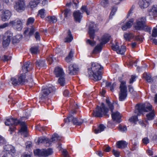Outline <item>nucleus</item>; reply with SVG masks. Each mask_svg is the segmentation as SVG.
Here are the masks:
<instances>
[{"instance_id": "nucleus-25", "label": "nucleus", "mask_w": 157, "mask_h": 157, "mask_svg": "<svg viewBox=\"0 0 157 157\" xmlns=\"http://www.w3.org/2000/svg\"><path fill=\"white\" fill-rule=\"evenodd\" d=\"M54 73L56 76L57 77L63 76L64 75L63 69L58 67L55 68Z\"/></svg>"}, {"instance_id": "nucleus-37", "label": "nucleus", "mask_w": 157, "mask_h": 157, "mask_svg": "<svg viewBox=\"0 0 157 157\" xmlns=\"http://www.w3.org/2000/svg\"><path fill=\"white\" fill-rule=\"evenodd\" d=\"M73 52L71 50L69 52V55L65 58L66 61L67 63H69L72 60V58L73 57Z\"/></svg>"}, {"instance_id": "nucleus-40", "label": "nucleus", "mask_w": 157, "mask_h": 157, "mask_svg": "<svg viewBox=\"0 0 157 157\" xmlns=\"http://www.w3.org/2000/svg\"><path fill=\"white\" fill-rule=\"evenodd\" d=\"M125 51V47L121 46V48H119L118 51H117V53L121 55L124 54Z\"/></svg>"}, {"instance_id": "nucleus-16", "label": "nucleus", "mask_w": 157, "mask_h": 157, "mask_svg": "<svg viewBox=\"0 0 157 157\" xmlns=\"http://www.w3.org/2000/svg\"><path fill=\"white\" fill-rule=\"evenodd\" d=\"M10 25L18 30H21L22 29V23L21 20L19 18L10 21Z\"/></svg>"}, {"instance_id": "nucleus-27", "label": "nucleus", "mask_w": 157, "mask_h": 157, "mask_svg": "<svg viewBox=\"0 0 157 157\" xmlns=\"http://www.w3.org/2000/svg\"><path fill=\"white\" fill-rule=\"evenodd\" d=\"M134 21V19H130L126 23L122 26V29L124 31H125L130 28L132 26Z\"/></svg>"}, {"instance_id": "nucleus-24", "label": "nucleus", "mask_w": 157, "mask_h": 157, "mask_svg": "<svg viewBox=\"0 0 157 157\" xmlns=\"http://www.w3.org/2000/svg\"><path fill=\"white\" fill-rule=\"evenodd\" d=\"M36 143L38 144L40 143H44L46 144V146H49L51 144L50 140H49L48 138L45 137L38 138Z\"/></svg>"}, {"instance_id": "nucleus-56", "label": "nucleus", "mask_w": 157, "mask_h": 157, "mask_svg": "<svg viewBox=\"0 0 157 157\" xmlns=\"http://www.w3.org/2000/svg\"><path fill=\"white\" fill-rule=\"evenodd\" d=\"M86 43L92 46H93L94 45L95 43L94 41H91L89 39H88L86 41Z\"/></svg>"}, {"instance_id": "nucleus-39", "label": "nucleus", "mask_w": 157, "mask_h": 157, "mask_svg": "<svg viewBox=\"0 0 157 157\" xmlns=\"http://www.w3.org/2000/svg\"><path fill=\"white\" fill-rule=\"evenodd\" d=\"M64 77V76L60 77H59V78L58 79V82L61 86H63L65 84Z\"/></svg>"}, {"instance_id": "nucleus-11", "label": "nucleus", "mask_w": 157, "mask_h": 157, "mask_svg": "<svg viewBox=\"0 0 157 157\" xmlns=\"http://www.w3.org/2000/svg\"><path fill=\"white\" fill-rule=\"evenodd\" d=\"M25 75H21L17 79L15 77H13L10 78V82L14 86L21 84H23L26 82H28L27 80H25Z\"/></svg>"}, {"instance_id": "nucleus-21", "label": "nucleus", "mask_w": 157, "mask_h": 157, "mask_svg": "<svg viewBox=\"0 0 157 157\" xmlns=\"http://www.w3.org/2000/svg\"><path fill=\"white\" fill-rule=\"evenodd\" d=\"M151 0H139V5L142 9L147 7L151 2Z\"/></svg>"}, {"instance_id": "nucleus-43", "label": "nucleus", "mask_w": 157, "mask_h": 157, "mask_svg": "<svg viewBox=\"0 0 157 157\" xmlns=\"http://www.w3.org/2000/svg\"><path fill=\"white\" fill-rule=\"evenodd\" d=\"M81 10L83 12H86L87 15L89 14L90 12L88 10L87 8V7L86 6H83L81 8Z\"/></svg>"}, {"instance_id": "nucleus-33", "label": "nucleus", "mask_w": 157, "mask_h": 157, "mask_svg": "<svg viewBox=\"0 0 157 157\" xmlns=\"http://www.w3.org/2000/svg\"><path fill=\"white\" fill-rule=\"evenodd\" d=\"M106 127L103 124H100L97 129H95L94 132L95 133L97 134L103 131Z\"/></svg>"}, {"instance_id": "nucleus-60", "label": "nucleus", "mask_w": 157, "mask_h": 157, "mask_svg": "<svg viewBox=\"0 0 157 157\" xmlns=\"http://www.w3.org/2000/svg\"><path fill=\"white\" fill-rule=\"evenodd\" d=\"M136 77L135 76L132 75L131 78L130 79L129 83L130 84L132 83L135 81Z\"/></svg>"}, {"instance_id": "nucleus-42", "label": "nucleus", "mask_w": 157, "mask_h": 157, "mask_svg": "<svg viewBox=\"0 0 157 157\" xmlns=\"http://www.w3.org/2000/svg\"><path fill=\"white\" fill-rule=\"evenodd\" d=\"M38 13L41 18H43L45 16V10L44 9H41L39 10Z\"/></svg>"}, {"instance_id": "nucleus-55", "label": "nucleus", "mask_w": 157, "mask_h": 157, "mask_svg": "<svg viewBox=\"0 0 157 157\" xmlns=\"http://www.w3.org/2000/svg\"><path fill=\"white\" fill-rule=\"evenodd\" d=\"M112 49L113 50L117 52V51H118L119 48V47L117 43H116V45H113L112 46Z\"/></svg>"}, {"instance_id": "nucleus-10", "label": "nucleus", "mask_w": 157, "mask_h": 157, "mask_svg": "<svg viewBox=\"0 0 157 157\" xmlns=\"http://www.w3.org/2000/svg\"><path fill=\"white\" fill-rule=\"evenodd\" d=\"M146 21V18L144 17H140L137 19L134 26L135 29L137 30H142L146 29L147 27L145 24Z\"/></svg>"}, {"instance_id": "nucleus-6", "label": "nucleus", "mask_w": 157, "mask_h": 157, "mask_svg": "<svg viewBox=\"0 0 157 157\" xmlns=\"http://www.w3.org/2000/svg\"><path fill=\"white\" fill-rule=\"evenodd\" d=\"M106 102L111 112V116L112 119L116 122L120 123L121 121V117L120 113L118 111L115 112H113V105H114L115 104H117V102H113V104H112L108 99H106Z\"/></svg>"}, {"instance_id": "nucleus-57", "label": "nucleus", "mask_w": 157, "mask_h": 157, "mask_svg": "<svg viewBox=\"0 0 157 157\" xmlns=\"http://www.w3.org/2000/svg\"><path fill=\"white\" fill-rule=\"evenodd\" d=\"M10 57L4 55V56L3 58H2V59L4 61H6L10 60Z\"/></svg>"}, {"instance_id": "nucleus-3", "label": "nucleus", "mask_w": 157, "mask_h": 157, "mask_svg": "<svg viewBox=\"0 0 157 157\" xmlns=\"http://www.w3.org/2000/svg\"><path fill=\"white\" fill-rule=\"evenodd\" d=\"M103 67L98 63H92L90 68H88L89 76H92L95 81L100 80L102 78Z\"/></svg>"}, {"instance_id": "nucleus-45", "label": "nucleus", "mask_w": 157, "mask_h": 157, "mask_svg": "<svg viewBox=\"0 0 157 157\" xmlns=\"http://www.w3.org/2000/svg\"><path fill=\"white\" fill-rule=\"evenodd\" d=\"M101 4L103 7H107L109 5V0H102L101 3Z\"/></svg>"}, {"instance_id": "nucleus-26", "label": "nucleus", "mask_w": 157, "mask_h": 157, "mask_svg": "<svg viewBox=\"0 0 157 157\" xmlns=\"http://www.w3.org/2000/svg\"><path fill=\"white\" fill-rule=\"evenodd\" d=\"M73 15L75 21L80 23L82 17L81 13L79 11H75L73 13Z\"/></svg>"}, {"instance_id": "nucleus-28", "label": "nucleus", "mask_w": 157, "mask_h": 157, "mask_svg": "<svg viewBox=\"0 0 157 157\" xmlns=\"http://www.w3.org/2000/svg\"><path fill=\"white\" fill-rule=\"evenodd\" d=\"M148 12L150 16H152L157 14V5L153 6L148 10Z\"/></svg>"}, {"instance_id": "nucleus-2", "label": "nucleus", "mask_w": 157, "mask_h": 157, "mask_svg": "<svg viewBox=\"0 0 157 157\" xmlns=\"http://www.w3.org/2000/svg\"><path fill=\"white\" fill-rule=\"evenodd\" d=\"M152 107V105L150 104H137L135 107V113L139 115L144 112H149L150 113L147 114L146 116L148 120H152L154 118L155 114Z\"/></svg>"}, {"instance_id": "nucleus-7", "label": "nucleus", "mask_w": 157, "mask_h": 157, "mask_svg": "<svg viewBox=\"0 0 157 157\" xmlns=\"http://www.w3.org/2000/svg\"><path fill=\"white\" fill-rule=\"evenodd\" d=\"M110 36L108 34L104 35L101 38L100 44H98L93 51V54H97L100 52L102 48L103 44L107 43L110 39Z\"/></svg>"}, {"instance_id": "nucleus-38", "label": "nucleus", "mask_w": 157, "mask_h": 157, "mask_svg": "<svg viewBox=\"0 0 157 157\" xmlns=\"http://www.w3.org/2000/svg\"><path fill=\"white\" fill-rule=\"evenodd\" d=\"M35 31L36 29L35 28L33 27H32L30 29H27L25 31L24 33L25 34H26L29 31V35L31 36L33 34Z\"/></svg>"}, {"instance_id": "nucleus-52", "label": "nucleus", "mask_w": 157, "mask_h": 157, "mask_svg": "<svg viewBox=\"0 0 157 157\" xmlns=\"http://www.w3.org/2000/svg\"><path fill=\"white\" fill-rule=\"evenodd\" d=\"M119 129L122 132H124L127 130V128L126 126L119 125Z\"/></svg>"}, {"instance_id": "nucleus-19", "label": "nucleus", "mask_w": 157, "mask_h": 157, "mask_svg": "<svg viewBox=\"0 0 157 157\" xmlns=\"http://www.w3.org/2000/svg\"><path fill=\"white\" fill-rule=\"evenodd\" d=\"M33 67L32 63L30 62H26L24 64L23 66L22 67V70L24 73H27L28 72L31 71Z\"/></svg>"}, {"instance_id": "nucleus-4", "label": "nucleus", "mask_w": 157, "mask_h": 157, "mask_svg": "<svg viewBox=\"0 0 157 157\" xmlns=\"http://www.w3.org/2000/svg\"><path fill=\"white\" fill-rule=\"evenodd\" d=\"M108 109L105 107V105L102 103L101 106H98L95 109L92 113L93 116L96 117H101L103 115H108Z\"/></svg>"}, {"instance_id": "nucleus-64", "label": "nucleus", "mask_w": 157, "mask_h": 157, "mask_svg": "<svg viewBox=\"0 0 157 157\" xmlns=\"http://www.w3.org/2000/svg\"><path fill=\"white\" fill-rule=\"evenodd\" d=\"M32 154H27L24 153L21 155V157H31Z\"/></svg>"}, {"instance_id": "nucleus-5", "label": "nucleus", "mask_w": 157, "mask_h": 157, "mask_svg": "<svg viewBox=\"0 0 157 157\" xmlns=\"http://www.w3.org/2000/svg\"><path fill=\"white\" fill-rule=\"evenodd\" d=\"M55 89V87L51 85L43 87L41 95L40 97V101H44L47 98L49 94L54 91Z\"/></svg>"}, {"instance_id": "nucleus-22", "label": "nucleus", "mask_w": 157, "mask_h": 157, "mask_svg": "<svg viewBox=\"0 0 157 157\" xmlns=\"http://www.w3.org/2000/svg\"><path fill=\"white\" fill-rule=\"evenodd\" d=\"M11 15V13L10 11L7 10H4L2 14V19L3 21H5L9 19Z\"/></svg>"}, {"instance_id": "nucleus-12", "label": "nucleus", "mask_w": 157, "mask_h": 157, "mask_svg": "<svg viewBox=\"0 0 157 157\" xmlns=\"http://www.w3.org/2000/svg\"><path fill=\"white\" fill-rule=\"evenodd\" d=\"M88 33L91 39H93L95 36V33L98 31V25L93 22H90L89 26Z\"/></svg>"}, {"instance_id": "nucleus-31", "label": "nucleus", "mask_w": 157, "mask_h": 157, "mask_svg": "<svg viewBox=\"0 0 157 157\" xmlns=\"http://www.w3.org/2000/svg\"><path fill=\"white\" fill-rule=\"evenodd\" d=\"M45 20L51 23H55L57 21V18L55 16H48L46 17Z\"/></svg>"}, {"instance_id": "nucleus-53", "label": "nucleus", "mask_w": 157, "mask_h": 157, "mask_svg": "<svg viewBox=\"0 0 157 157\" xmlns=\"http://www.w3.org/2000/svg\"><path fill=\"white\" fill-rule=\"evenodd\" d=\"M73 3L74 4L73 6V8L75 9H76L77 8L78 3V0H73Z\"/></svg>"}, {"instance_id": "nucleus-47", "label": "nucleus", "mask_w": 157, "mask_h": 157, "mask_svg": "<svg viewBox=\"0 0 157 157\" xmlns=\"http://www.w3.org/2000/svg\"><path fill=\"white\" fill-rule=\"evenodd\" d=\"M34 18L33 17H31L29 18L27 21V25H28L30 24H32L34 22Z\"/></svg>"}, {"instance_id": "nucleus-14", "label": "nucleus", "mask_w": 157, "mask_h": 157, "mask_svg": "<svg viewBox=\"0 0 157 157\" xmlns=\"http://www.w3.org/2000/svg\"><path fill=\"white\" fill-rule=\"evenodd\" d=\"M4 151L6 152L5 154H7L6 157H14L15 150L14 147L9 144L5 145L4 147Z\"/></svg>"}, {"instance_id": "nucleus-8", "label": "nucleus", "mask_w": 157, "mask_h": 157, "mask_svg": "<svg viewBox=\"0 0 157 157\" xmlns=\"http://www.w3.org/2000/svg\"><path fill=\"white\" fill-rule=\"evenodd\" d=\"M119 88L120 91L119 93V99L120 101H123L126 98L127 95L126 82L124 81H121Z\"/></svg>"}, {"instance_id": "nucleus-48", "label": "nucleus", "mask_w": 157, "mask_h": 157, "mask_svg": "<svg viewBox=\"0 0 157 157\" xmlns=\"http://www.w3.org/2000/svg\"><path fill=\"white\" fill-rule=\"evenodd\" d=\"M10 25L9 23H5L3 24L0 25V29H3L6 27H8Z\"/></svg>"}, {"instance_id": "nucleus-9", "label": "nucleus", "mask_w": 157, "mask_h": 157, "mask_svg": "<svg viewBox=\"0 0 157 157\" xmlns=\"http://www.w3.org/2000/svg\"><path fill=\"white\" fill-rule=\"evenodd\" d=\"M34 153L35 155L39 156L47 157L52 155L53 153V151L51 148L36 149L34 151Z\"/></svg>"}, {"instance_id": "nucleus-20", "label": "nucleus", "mask_w": 157, "mask_h": 157, "mask_svg": "<svg viewBox=\"0 0 157 157\" xmlns=\"http://www.w3.org/2000/svg\"><path fill=\"white\" fill-rule=\"evenodd\" d=\"M143 77L148 82L150 83H152L155 82L157 78L156 76L152 77L150 74L147 73L143 74Z\"/></svg>"}, {"instance_id": "nucleus-49", "label": "nucleus", "mask_w": 157, "mask_h": 157, "mask_svg": "<svg viewBox=\"0 0 157 157\" xmlns=\"http://www.w3.org/2000/svg\"><path fill=\"white\" fill-rule=\"evenodd\" d=\"M152 36L155 37L157 36V29L155 28H154L152 30Z\"/></svg>"}, {"instance_id": "nucleus-18", "label": "nucleus", "mask_w": 157, "mask_h": 157, "mask_svg": "<svg viewBox=\"0 0 157 157\" xmlns=\"http://www.w3.org/2000/svg\"><path fill=\"white\" fill-rule=\"evenodd\" d=\"M79 71L78 66L75 64L70 65L68 67V73L71 75L76 74Z\"/></svg>"}, {"instance_id": "nucleus-63", "label": "nucleus", "mask_w": 157, "mask_h": 157, "mask_svg": "<svg viewBox=\"0 0 157 157\" xmlns=\"http://www.w3.org/2000/svg\"><path fill=\"white\" fill-rule=\"evenodd\" d=\"M62 154L64 157H68L67 152L66 150H64L63 151Z\"/></svg>"}, {"instance_id": "nucleus-41", "label": "nucleus", "mask_w": 157, "mask_h": 157, "mask_svg": "<svg viewBox=\"0 0 157 157\" xmlns=\"http://www.w3.org/2000/svg\"><path fill=\"white\" fill-rule=\"evenodd\" d=\"M65 18L69 17L71 15V11L70 9H66L64 10V13Z\"/></svg>"}, {"instance_id": "nucleus-17", "label": "nucleus", "mask_w": 157, "mask_h": 157, "mask_svg": "<svg viewBox=\"0 0 157 157\" xmlns=\"http://www.w3.org/2000/svg\"><path fill=\"white\" fill-rule=\"evenodd\" d=\"M64 121L65 123H69L72 122L74 124L80 125L82 122L78 121V120L76 117H74L71 114H69L67 118L64 119Z\"/></svg>"}, {"instance_id": "nucleus-44", "label": "nucleus", "mask_w": 157, "mask_h": 157, "mask_svg": "<svg viewBox=\"0 0 157 157\" xmlns=\"http://www.w3.org/2000/svg\"><path fill=\"white\" fill-rule=\"evenodd\" d=\"M31 52L33 54L37 53L39 51L38 48L37 47H33L30 49Z\"/></svg>"}, {"instance_id": "nucleus-32", "label": "nucleus", "mask_w": 157, "mask_h": 157, "mask_svg": "<svg viewBox=\"0 0 157 157\" xmlns=\"http://www.w3.org/2000/svg\"><path fill=\"white\" fill-rule=\"evenodd\" d=\"M22 37V36L21 35L17 34L13 37L12 39V42L13 44H15L19 42L20 40Z\"/></svg>"}, {"instance_id": "nucleus-30", "label": "nucleus", "mask_w": 157, "mask_h": 157, "mask_svg": "<svg viewBox=\"0 0 157 157\" xmlns=\"http://www.w3.org/2000/svg\"><path fill=\"white\" fill-rule=\"evenodd\" d=\"M36 64L37 68L39 69H40L41 68L46 66L44 60H42L37 61L36 62Z\"/></svg>"}, {"instance_id": "nucleus-61", "label": "nucleus", "mask_w": 157, "mask_h": 157, "mask_svg": "<svg viewBox=\"0 0 157 157\" xmlns=\"http://www.w3.org/2000/svg\"><path fill=\"white\" fill-rule=\"evenodd\" d=\"M134 8L132 7L128 11V13L127 15V17H128L129 16L132 15V11L134 9Z\"/></svg>"}, {"instance_id": "nucleus-58", "label": "nucleus", "mask_w": 157, "mask_h": 157, "mask_svg": "<svg viewBox=\"0 0 157 157\" xmlns=\"http://www.w3.org/2000/svg\"><path fill=\"white\" fill-rule=\"evenodd\" d=\"M113 155L116 157H118L120 154V152L117 151L113 150L112 151Z\"/></svg>"}, {"instance_id": "nucleus-29", "label": "nucleus", "mask_w": 157, "mask_h": 157, "mask_svg": "<svg viewBox=\"0 0 157 157\" xmlns=\"http://www.w3.org/2000/svg\"><path fill=\"white\" fill-rule=\"evenodd\" d=\"M128 144V143L124 140L118 141L117 143V147L119 148H124Z\"/></svg>"}, {"instance_id": "nucleus-54", "label": "nucleus", "mask_w": 157, "mask_h": 157, "mask_svg": "<svg viewBox=\"0 0 157 157\" xmlns=\"http://www.w3.org/2000/svg\"><path fill=\"white\" fill-rule=\"evenodd\" d=\"M35 37L36 40H40V36L39 33L37 32L35 33Z\"/></svg>"}, {"instance_id": "nucleus-59", "label": "nucleus", "mask_w": 157, "mask_h": 157, "mask_svg": "<svg viewBox=\"0 0 157 157\" xmlns=\"http://www.w3.org/2000/svg\"><path fill=\"white\" fill-rule=\"evenodd\" d=\"M111 149V148L108 146H105L103 148V150L106 152H109Z\"/></svg>"}, {"instance_id": "nucleus-15", "label": "nucleus", "mask_w": 157, "mask_h": 157, "mask_svg": "<svg viewBox=\"0 0 157 157\" xmlns=\"http://www.w3.org/2000/svg\"><path fill=\"white\" fill-rule=\"evenodd\" d=\"M25 6L24 0H18L15 2L14 7L17 12H21L25 10Z\"/></svg>"}, {"instance_id": "nucleus-23", "label": "nucleus", "mask_w": 157, "mask_h": 157, "mask_svg": "<svg viewBox=\"0 0 157 157\" xmlns=\"http://www.w3.org/2000/svg\"><path fill=\"white\" fill-rule=\"evenodd\" d=\"M40 1L41 0H37L36 1H33L30 2L29 3L30 7L33 9L36 7ZM41 1L42 2L41 4L43 6L47 3V0H41Z\"/></svg>"}, {"instance_id": "nucleus-62", "label": "nucleus", "mask_w": 157, "mask_h": 157, "mask_svg": "<svg viewBox=\"0 0 157 157\" xmlns=\"http://www.w3.org/2000/svg\"><path fill=\"white\" fill-rule=\"evenodd\" d=\"M143 143L145 144H147L149 143V140L147 137H145L142 140Z\"/></svg>"}, {"instance_id": "nucleus-46", "label": "nucleus", "mask_w": 157, "mask_h": 157, "mask_svg": "<svg viewBox=\"0 0 157 157\" xmlns=\"http://www.w3.org/2000/svg\"><path fill=\"white\" fill-rule=\"evenodd\" d=\"M117 10V7H113L111 11V12L110 15V18H112V16H113L115 14V12Z\"/></svg>"}, {"instance_id": "nucleus-36", "label": "nucleus", "mask_w": 157, "mask_h": 157, "mask_svg": "<svg viewBox=\"0 0 157 157\" xmlns=\"http://www.w3.org/2000/svg\"><path fill=\"white\" fill-rule=\"evenodd\" d=\"M124 37L126 40L129 41L134 37V36L133 34L128 33L124 34Z\"/></svg>"}, {"instance_id": "nucleus-13", "label": "nucleus", "mask_w": 157, "mask_h": 157, "mask_svg": "<svg viewBox=\"0 0 157 157\" xmlns=\"http://www.w3.org/2000/svg\"><path fill=\"white\" fill-rule=\"evenodd\" d=\"M13 36V33L10 31H7L5 33L3 37L2 42L4 47H6L9 45Z\"/></svg>"}, {"instance_id": "nucleus-34", "label": "nucleus", "mask_w": 157, "mask_h": 157, "mask_svg": "<svg viewBox=\"0 0 157 157\" xmlns=\"http://www.w3.org/2000/svg\"><path fill=\"white\" fill-rule=\"evenodd\" d=\"M67 34V36L65 39V42H71L73 39V36L71 34V33L70 30L68 31Z\"/></svg>"}, {"instance_id": "nucleus-50", "label": "nucleus", "mask_w": 157, "mask_h": 157, "mask_svg": "<svg viewBox=\"0 0 157 157\" xmlns=\"http://www.w3.org/2000/svg\"><path fill=\"white\" fill-rule=\"evenodd\" d=\"M55 60V58L53 57L52 56L49 57L48 58V61L50 64H52L53 62Z\"/></svg>"}, {"instance_id": "nucleus-51", "label": "nucleus", "mask_w": 157, "mask_h": 157, "mask_svg": "<svg viewBox=\"0 0 157 157\" xmlns=\"http://www.w3.org/2000/svg\"><path fill=\"white\" fill-rule=\"evenodd\" d=\"M129 120L130 121H133L135 122L138 121L137 117V116H135L132 117Z\"/></svg>"}, {"instance_id": "nucleus-1", "label": "nucleus", "mask_w": 157, "mask_h": 157, "mask_svg": "<svg viewBox=\"0 0 157 157\" xmlns=\"http://www.w3.org/2000/svg\"><path fill=\"white\" fill-rule=\"evenodd\" d=\"M5 124L6 125L10 126L11 134H12V132L15 130L16 127L15 126L18 124H20L21 128L19 130V132L21 134H23L25 137L27 136V128L25 122L21 121L17 118H12L7 119L5 121Z\"/></svg>"}, {"instance_id": "nucleus-35", "label": "nucleus", "mask_w": 157, "mask_h": 157, "mask_svg": "<svg viewBox=\"0 0 157 157\" xmlns=\"http://www.w3.org/2000/svg\"><path fill=\"white\" fill-rule=\"evenodd\" d=\"M60 137L57 134L54 133L52 135L51 139L49 140H50L52 143V142H55L58 140H59L60 139Z\"/></svg>"}]
</instances>
